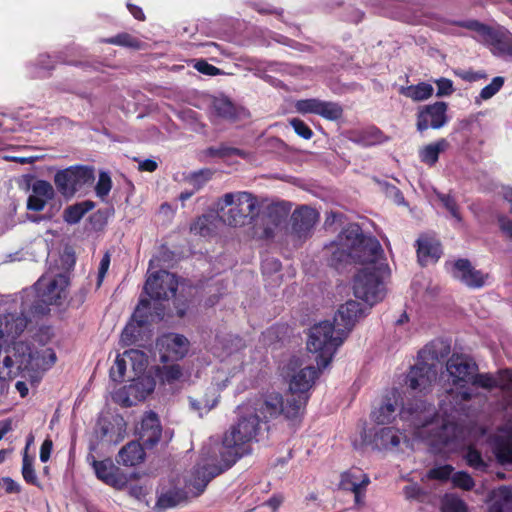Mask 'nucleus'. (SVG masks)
<instances>
[{"label": "nucleus", "mask_w": 512, "mask_h": 512, "mask_svg": "<svg viewBox=\"0 0 512 512\" xmlns=\"http://www.w3.org/2000/svg\"><path fill=\"white\" fill-rule=\"evenodd\" d=\"M451 481L455 487L466 491L471 490L475 485L473 478L464 471L454 473L451 477Z\"/></svg>", "instance_id": "obj_51"}, {"label": "nucleus", "mask_w": 512, "mask_h": 512, "mask_svg": "<svg viewBox=\"0 0 512 512\" xmlns=\"http://www.w3.org/2000/svg\"><path fill=\"white\" fill-rule=\"evenodd\" d=\"M364 315L365 309L360 303L355 300H348L339 307L334 317L333 325L339 334L346 337L355 326L356 322L364 317Z\"/></svg>", "instance_id": "obj_20"}, {"label": "nucleus", "mask_w": 512, "mask_h": 512, "mask_svg": "<svg viewBox=\"0 0 512 512\" xmlns=\"http://www.w3.org/2000/svg\"><path fill=\"white\" fill-rule=\"evenodd\" d=\"M155 388V380L151 375H142L128 386V394L133 396L135 399H144Z\"/></svg>", "instance_id": "obj_39"}, {"label": "nucleus", "mask_w": 512, "mask_h": 512, "mask_svg": "<svg viewBox=\"0 0 512 512\" xmlns=\"http://www.w3.org/2000/svg\"><path fill=\"white\" fill-rule=\"evenodd\" d=\"M418 260L422 265L435 262L440 258L441 248L437 239L430 236H422L417 241Z\"/></svg>", "instance_id": "obj_34"}, {"label": "nucleus", "mask_w": 512, "mask_h": 512, "mask_svg": "<svg viewBox=\"0 0 512 512\" xmlns=\"http://www.w3.org/2000/svg\"><path fill=\"white\" fill-rule=\"evenodd\" d=\"M236 414L235 423L224 435L246 455L249 453L248 445L257 440L260 430V415L257 413L255 405L246 402L237 407Z\"/></svg>", "instance_id": "obj_9"}, {"label": "nucleus", "mask_w": 512, "mask_h": 512, "mask_svg": "<svg viewBox=\"0 0 512 512\" xmlns=\"http://www.w3.org/2000/svg\"><path fill=\"white\" fill-rule=\"evenodd\" d=\"M434 88L431 84L421 82L417 85H410L401 87L400 93L413 101H424L430 98L433 94Z\"/></svg>", "instance_id": "obj_42"}, {"label": "nucleus", "mask_w": 512, "mask_h": 512, "mask_svg": "<svg viewBox=\"0 0 512 512\" xmlns=\"http://www.w3.org/2000/svg\"><path fill=\"white\" fill-rule=\"evenodd\" d=\"M463 25L473 31L474 39L487 45L494 55L512 58V34L508 30L491 28L477 21H468Z\"/></svg>", "instance_id": "obj_11"}, {"label": "nucleus", "mask_w": 512, "mask_h": 512, "mask_svg": "<svg viewBox=\"0 0 512 512\" xmlns=\"http://www.w3.org/2000/svg\"><path fill=\"white\" fill-rule=\"evenodd\" d=\"M455 74L463 80L472 82L476 81L480 78H483L484 75L480 72H474L472 70H457Z\"/></svg>", "instance_id": "obj_61"}, {"label": "nucleus", "mask_w": 512, "mask_h": 512, "mask_svg": "<svg viewBox=\"0 0 512 512\" xmlns=\"http://www.w3.org/2000/svg\"><path fill=\"white\" fill-rule=\"evenodd\" d=\"M22 475L27 483L37 485L38 479L33 468V460L27 455V453L23 456Z\"/></svg>", "instance_id": "obj_52"}, {"label": "nucleus", "mask_w": 512, "mask_h": 512, "mask_svg": "<svg viewBox=\"0 0 512 512\" xmlns=\"http://www.w3.org/2000/svg\"><path fill=\"white\" fill-rule=\"evenodd\" d=\"M68 278L64 274L54 277L44 275L35 284L38 302L33 307L36 314H44L48 305H59L67 296Z\"/></svg>", "instance_id": "obj_12"}, {"label": "nucleus", "mask_w": 512, "mask_h": 512, "mask_svg": "<svg viewBox=\"0 0 512 512\" xmlns=\"http://www.w3.org/2000/svg\"><path fill=\"white\" fill-rule=\"evenodd\" d=\"M145 457L144 448L136 441L127 443L118 453L117 462L124 466H136Z\"/></svg>", "instance_id": "obj_36"}, {"label": "nucleus", "mask_w": 512, "mask_h": 512, "mask_svg": "<svg viewBox=\"0 0 512 512\" xmlns=\"http://www.w3.org/2000/svg\"><path fill=\"white\" fill-rule=\"evenodd\" d=\"M370 483V479L359 468H352L344 472L341 476L340 487L344 490L354 491L359 488H366Z\"/></svg>", "instance_id": "obj_37"}, {"label": "nucleus", "mask_w": 512, "mask_h": 512, "mask_svg": "<svg viewBox=\"0 0 512 512\" xmlns=\"http://www.w3.org/2000/svg\"><path fill=\"white\" fill-rule=\"evenodd\" d=\"M215 354L221 358V367L213 376L212 382L202 394L188 397L190 408L200 417L217 406L220 394L228 387L230 378L243 369L244 356L239 348L232 350L230 347L225 346L223 351L215 352Z\"/></svg>", "instance_id": "obj_2"}, {"label": "nucleus", "mask_w": 512, "mask_h": 512, "mask_svg": "<svg viewBox=\"0 0 512 512\" xmlns=\"http://www.w3.org/2000/svg\"><path fill=\"white\" fill-rule=\"evenodd\" d=\"M470 386L481 387L487 390L493 388H500L501 390L507 391L512 389V371L504 370L501 371L496 377L489 374H474Z\"/></svg>", "instance_id": "obj_26"}, {"label": "nucleus", "mask_w": 512, "mask_h": 512, "mask_svg": "<svg viewBox=\"0 0 512 512\" xmlns=\"http://www.w3.org/2000/svg\"><path fill=\"white\" fill-rule=\"evenodd\" d=\"M205 481L191 472L188 476L177 478L170 487H163L159 493L156 506L160 509L173 508L190 498L202 494L205 490Z\"/></svg>", "instance_id": "obj_10"}, {"label": "nucleus", "mask_w": 512, "mask_h": 512, "mask_svg": "<svg viewBox=\"0 0 512 512\" xmlns=\"http://www.w3.org/2000/svg\"><path fill=\"white\" fill-rule=\"evenodd\" d=\"M318 219V213L315 209L303 206L295 210L291 216L292 234L298 239H305Z\"/></svg>", "instance_id": "obj_25"}, {"label": "nucleus", "mask_w": 512, "mask_h": 512, "mask_svg": "<svg viewBox=\"0 0 512 512\" xmlns=\"http://www.w3.org/2000/svg\"><path fill=\"white\" fill-rule=\"evenodd\" d=\"M110 265V256L106 253L100 261L98 268V286L103 281Z\"/></svg>", "instance_id": "obj_62"}, {"label": "nucleus", "mask_w": 512, "mask_h": 512, "mask_svg": "<svg viewBox=\"0 0 512 512\" xmlns=\"http://www.w3.org/2000/svg\"><path fill=\"white\" fill-rule=\"evenodd\" d=\"M52 441L50 439H46L40 448V460L42 462H47L50 458V454L52 451Z\"/></svg>", "instance_id": "obj_63"}, {"label": "nucleus", "mask_w": 512, "mask_h": 512, "mask_svg": "<svg viewBox=\"0 0 512 512\" xmlns=\"http://www.w3.org/2000/svg\"><path fill=\"white\" fill-rule=\"evenodd\" d=\"M437 85V93L438 97L449 96L453 93L454 87L453 82L447 78H440L435 81Z\"/></svg>", "instance_id": "obj_57"}, {"label": "nucleus", "mask_w": 512, "mask_h": 512, "mask_svg": "<svg viewBox=\"0 0 512 512\" xmlns=\"http://www.w3.org/2000/svg\"><path fill=\"white\" fill-rule=\"evenodd\" d=\"M450 388L447 393L455 403L470 400L474 389L470 386L473 376L478 372L477 364L468 356L453 354L446 363Z\"/></svg>", "instance_id": "obj_7"}, {"label": "nucleus", "mask_w": 512, "mask_h": 512, "mask_svg": "<svg viewBox=\"0 0 512 512\" xmlns=\"http://www.w3.org/2000/svg\"><path fill=\"white\" fill-rule=\"evenodd\" d=\"M27 327V319L23 314L8 313L0 315V339L15 338Z\"/></svg>", "instance_id": "obj_30"}, {"label": "nucleus", "mask_w": 512, "mask_h": 512, "mask_svg": "<svg viewBox=\"0 0 512 512\" xmlns=\"http://www.w3.org/2000/svg\"><path fill=\"white\" fill-rule=\"evenodd\" d=\"M96 477L117 490H122L128 483V477L110 460L96 461L92 463Z\"/></svg>", "instance_id": "obj_23"}, {"label": "nucleus", "mask_w": 512, "mask_h": 512, "mask_svg": "<svg viewBox=\"0 0 512 512\" xmlns=\"http://www.w3.org/2000/svg\"><path fill=\"white\" fill-rule=\"evenodd\" d=\"M284 376L288 379L290 396L296 399L305 398L308 401V392L318 378V370L311 365L302 367L298 358H293L283 369Z\"/></svg>", "instance_id": "obj_13"}, {"label": "nucleus", "mask_w": 512, "mask_h": 512, "mask_svg": "<svg viewBox=\"0 0 512 512\" xmlns=\"http://www.w3.org/2000/svg\"><path fill=\"white\" fill-rule=\"evenodd\" d=\"M93 207L94 204L90 201H85L69 206L64 210V220L69 224H76L88 211L93 209Z\"/></svg>", "instance_id": "obj_45"}, {"label": "nucleus", "mask_w": 512, "mask_h": 512, "mask_svg": "<svg viewBox=\"0 0 512 512\" xmlns=\"http://www.w3.org/2000/svg\"><path fill=\"white\" fill-rule=\"evenodd\" d=\"M367 240L376 239L363 236L358 225H349L338 236V243L329 247L331 265L339 268L342 263L354 262L372 268L376 263L369 259V250L363 247Z\"/></svg>", "instance_id": "obj_6"}, {"label": "nucleus", "mask_w": 512, "mask_h": 512, "mask_svg": "<svg viewBox=\"0 0 512 512\" xmlns=\"http://www.w3.org/2000/svg\"><path fill=\"white\" fill-rule=\"evenodd\" d=\"M105 42L114 44V45L124 46V47H130V48H136V49L140 48V41L128 33L118 34L115 37L106 39Z\"/></svg>", "instance_id": "obj_48"}, {"label": "nucleus", "mask_w": 512, "mask_h": 512, "mask_svg": "<svg viewBox=\"0 0 512 512\" xmlns=\"http://www.w3.org/2000/svg\"><path fill=\"white\" fill-rule=\"evenodd\" d=\"M446 269L454 279L471 288L483 287L489 278L488 274L476 270L467 259L447 262Z\"/></svg>", "instance_id": "obj_19"}, {"label": "nucleus", "mask_w": 512, "mask_h": 512, "mask_svg": "<svg viewBox=\"0 0 512 512\" xmlns=\"http://www.w3.org/2000/svg\"><path fill=\"white\" fill-rule=\"evenodd\" d=\"M363 247L369 250V259L376 264L372 268L362 267L359 269L354 276L352 288L355 297L371 307L385 297L383 278L387 273L388 266L383 258V250L378 240H367Z\"/></svg>", "instance_id": "obj_3"}, {"label": "nucleus", "mask_w": 512, "mask_h": 512, "mask_svg": "<svg viewBox=\"0 0 512 512\" xmlns=\"http://www.w3.org/2000/svg\"><path fill=\"white\" fill-rule=\"evenodd\" d=\"M237 117V110L226 98H215L212 101L210 118L217 125L221 120L233 121Z\"/></svg>", "instance_id": "obj_35"}, {"label": "nucleus", "mask_w": 512, "mask_h": 512, "mask_svg": "<svg viewBox=\"0 0 512 512\" xmlns=\"http://www.w3.org/2000/svg\"><path fill=\"white\" fill-rule=\"evenodd\" d=\"M289 213V207L286 203H277L269 207L267 221L263 223L264 227L259 236L262 238H271L275 234L276 228L285 221ZM258 234V232H256Z\"/></svg>", "instance_id": "obj_32"}, {"label": "nucleus", "mask_w": 512, "mask_h": 512, "mask_svg": "<svg viewBox=\"0 0 512 512\" xmlns=\"http://www.w3.org/2000/svg\"><path fill=\"white\" fill-rule=\"evenodd\" d=\"M501 231L510 239H512V221L506 217L499 218Z\"/></svg>", "instance_id": "obj_64"}, {"label": "nucleus", "mask_w": 512, "mask_h": 512, "mask_svg": "<svg viewBox=\"0 0 512 512\" xmlns=\"http://www.w3.org/2000/svg\"><path fill=\"white\" fill-rule=\"evenodd\" d=\"M493 452L501 463L512 462V422L493 439Z\"/></svg>", "instance_id": "obj_31"}, {"label": "nucleus", "mask_w": 512, "mask_h": 512, "mask_svg": "<svg viewBox=\"0 0 512 512\" xmlns=\"http://www.w3.org/2000/svg\"><path fill=\"white\" fill-rule=\"evenodd\" d=\"M397 416L406 423L416 439L428 441L432 445H447L450 442V431L456 430L453 424L440 419L433 406L422 400L408 403L399 410L396 392L372 412V418L377 424L392 423Z\"/></svg>", "instance_id": "obj_1"}, {"label": "nucleus", "mask_w": 512, "mask_h": 512, "mask_svg": "<svg viewBox=\"0 0 512 512\" xmlns=\"http://www.w3.org/2000/svg\"><path fill=\"white\" fill-rule=\"evenodd\" d=\"M299 113H313L320 115L328 120H337L342 116V108L333 102L321 101L319 99L299 100L295 104Z\"/></svg>", "instance_id": "obj_24"}, {"label": "nucleus", "mask_w": 512, "mask_h": 512, "mask_svg": "<svg viewBox=\"0 0 512 512\" xmlns=\"http://www.w3.org/2000/svg\"><path fill=\"white\" fill-rule=\"evenodd\" d=\"M426 351L419 354L418 362L410 369L406 377V384L413 392L427 393L437 377L435 364L427 362Z\"/></svg>", "instance_id": "obj_16"}, {"label": "nucleus", "mask_w": 512, "mask_h": 512, "mask_svg": "<svg viewBox=\"0 0 512 512\" xmlns=\"http://www.w3.org/2000/svg\"><path fill=\"white\" fill-rule=\"evenodd\" d=\"M290 125L293 127L294 131L304 139H310L313 135L312 130L298 118L291 119Z\"/></svg>", "instance_id": "obj_55"}, {"label": "nucleus", "mask_w": 512, "mask_h": 512, "mask_svg": "<svg viewBox=\"0 0 512 512\" xmlns=\"http://www.w3.org/2000/svg\"><path fill=\"white\" fill-rule=\"evenodd\" d=\"M220 220L231 227H242L251 223L258 215L260 202L248 191L225 193L215 203Z\"/></svg>", "instance_id": "obj_5"}, {"label": "nucleus", "mask_w": 512, "mask_h": 512, "mask_svg": "<svg viewBox=\"0 0 512 512\" xmlns=\"http://www.w3.org/2000/svg\"><path fill=\"white\" fill-rule=\"evenodd\" d=\"M215 216L213 214H204L198 217L190 226V231L194 235L207 237L215 232Z\"/></svg>", "instance_id": "obj_43"}, {"label": "nucleus", "mask_w": 512, "mask_h": 512, "mask_svg": "<svg viewBox=\"0 0 512 512\" xmlns=\"http://www.w3.org/2000/svg\"><path fill=\"white\" fill-rule=\"evenodd\" d=\"M177 287L178 281L174 274L159 270L148 275L144 290L150 300L160 301L174 297Z\"/></svg>", "instance_id": "obj_17"}, {"label": "nucleus", "mask_w": 512, "mask_h": 512, "mask_svg": "<svg viewBox=\"0 0 512 512\" xmlns=\"http://www.w3.org/2000/svg\"><path fill=\"white\" fill-rule=\"evenodd\" d=\"M247 404L257 407V413L261 419H268L283 413L287 418H294L300 414L305 407V398H288L284 404L282 396L279 393H270L265 399L248 400Z\"/></svg>", "instance_id": "obj_14"}, {"label": "nucleus", "mask_w": 512, "mask_h": 512, "mask_svg": "<svg viewBox=\"0 0 512 512\" xmlns=\"http://www.w3.org/2000/svg\"><path fill=\"white\" fill-rule=\"evenodd\" d=\"M243 456V452L225 435L221 440L211 437L203 445L199 462L192 472L207 486L214 477L230 469Z\"/></svg>", "instance_id": "obj_4"}, {"label": "nucleus", "mask_w": 512, "mask_h": 512, "mask_svg": "<svg viewBox=\"0 0 512 512\" xmlns=\"http://www.w3.org/2000/svg\"><path fill=\"white\" fill-rule=\"evenodd\" d=\"M512 508V489L500 487L494 492V501L489 507V512H509Z\"/></svg>", "instance_id": "obj_41"}, {"label": "nucleus", "mask_w": 512, "mask_h": 512, "mask_svg": "<svg viewBox=\"0 0 512 512\" xmlns=\"http://www.w3.org/2000/svg\"><path fill=\"white\" fill-rule=\"evenodd\" d=\"M438 198L442 202L444 207L451 213V215L455 219L460 221L461 217L459 215L457 204H456L455 200L450 195H445V194H439Z\"/></svg>", "instance_id": "obj_56"}, {"label": "nucleus", "mask_w": 512, "mask_h": 512, "mask_svg": "<svg viewBox=\"0 0 512 512\" xmlns=\"http://www.w3.org/2000/svg\"><path fill=\"white\" fill-rule=\"evenodd\" d=\"M402 440L406 441L407 435L392 427H383L375 430L372 442L377 449L388 450L398 447Z\"/></svg>", "instance_id": "obj_33"}, {"label": "nucleus", "mask_w": 512, "mask_h": 512, "mask_svg": "<svg viewBox=\"0 0 512 512\" xmlns=\"http://www.w3.org/2000/svg\"><path fill=\"white\" fill-rule=\"evenodd\" d=\"M150 309V300L141 298L133 314V322L126 325L122 334L121 341L125 345H130L135 341L137 328L145 325L149 320L147 312Z\"/></svg>", "instance_id": "obj_28"}, {"label": "nucleus", "mask_w": 512, "mask_h": 512, "mask_svg": "<svg viewBox=\"0 0 512 512\" xmlns=\"http://www.w3.org/2000/svg\"><path fill=\"white\" fill-rule=\"evenodd\" d=\"M503 84H504L503 77L498 76V77L493 78L491 83L488 84L487 86H485L481 90L479 97L482 100H488V99L492 98L502 88Z\"/></svg>", "instance_id": "obj_53"}, {"label": "nucleus", "mask_w": 512, "mask_h": 512, "mask_svg": "<svg viewBox=\"0 0 512 512\" xmlns=\"http://www.w3.org/2000/svg\"><path fill=\"white\" fill-rule=\"evenodd\" d=\"M448 147V142L445 139H440L437 142L430 143L419 150V158L421 162L427 165H434L439 154L445 151Z\"/></svg>", "instance_id": "obj_40"}, {"label": "nucleus", "mask_w": 512, "mask_h": 512, "mask_svg": "<svg viewBox=\"0 0 512 512\" xmlns=\"http://www.w3.org/2000/svg\"><path fill=\"white\" fill-rule=\"evenodd\" d=\"M453 467L451 465H442L435 468H432L427 473V478L429 479H437V480H448L452 477Z\"/></svg>", "instance_id": "obj_54"}, {"label": "nucleus", "mask_w": 512, "mask_h": 512, "mask_svg": "<svg viewBox=\"0 0 512 512\" xmlns=\"http://www.w3.org/2000/svg\"><path fill=\"white\" fill-rule=\"evenodd\" d=\"M446 112L447 104L445 102H436L422 107L417 115V129L424 131L428 128L439 129L443 127L448 121Z\"/></svg>", "instance_id": "obj_21"}, {"label": "nucleus", "mask_w": 512, "mask_h": 512, "mask_svg": "<svg viewBox=\"0 0 512 512\" xmlns=\"http://www.w3.org/2000/svg\"><path fill=\"white\" fill-rule=\"evenodd\" d=\"M53 186L45 180H35L31 185V194L27 200V208L32 211H42L48 201L54 197Z\"/></svg>", "instance_id": "obj_27"}, {"label": "nucleus", "mask_w": 512, "mask_h": 512, "mask_svg": "<svg viewBox=\"0 0 512 512\" xmlns=\"http://www.w3.org/2000/svg\"><path fill=\"white\" fill-rule=\"evenodd\" d=\"M127 360L132 363V368L136 373L142 372L147 366V357L142 351L126 350L122 355H117L113 366L110 368V377L113 381L120 382L123 380Z\"/></svg>", "instance_id": "obj_22"}, {"label": "nucleus", "mask_w": 512, "mask_h": 512, "mask_svg": "<svg viewBox=\"0 0 512 512\" xmlns=\"http://www.w3.org/2000/svg\"><path fill=\"white\" fill-rule=\"evenodd\" d=\"M112 188V181L110 176L106 172L99 174V179L95 187L96 195L105 200Z\"/></svg>", "instance_id": "obj_50"}, {"label": "nucleus", "mask_w": 512, "mask_h": 512, "mask_svg": "<svg viewBox=\"0 0 512 512\" xmlns=\"http://www.w3.org/2000/svg\"><path fill=\"white\" fill-rule=\"evenodd\" d=\"M443 512H466L465 503L454 495H446L442 502Z\"/></svg>", "instance_id": "obj_49"}, {"label": "nucleus", "mask_w": 512, "mask_h": 512, "mask_svg": "<svg viewBox=\"0 0 512 512\" xmlns=\"http://www.w3.org/2000/svg\"><path fill=\"white\" fill-rule=\"evenodd\" d=\"M93 180L94 171L87 166L69 167L57 172L54 177L55 184L63 195H73Z\"/></svg>", "instance_id": "obj_15"}, {"label": "nucleus", "mask_w": 512, "mask_h": 512, "mask_svg": "<svg viewBox=\"0 0 512 512\" xmlns=\"http://www.w3.org/2000/svg\"><path fill=\"white\" fill-rule=\"evenodd\" d=\"M194 67L197 71H199L200 73L205 74V75L214 76V75L220 74V70L217 67H215L203 60L198 61L194 65Z\"/></svg>", "instance_id": "obj_60"}, {"label": "nucleus", "mask_w": 512, "mask_h": 512, "mask_svg": "<svg viewBox=\"0 0 512 512\" xmlns=\"http://www.w3.org/2000/svg\"><path fill=\"white\" fill-rule=\"evenodd\" d=\"M207 154L213 157L230 158L239 156L243 159L249 158L250 154L244 150L221 144L219 147H211L207 149Z\"/></svg>", "instance_id": "obj_46"}, {"label": "nucleus", "mask_w": 512, "mask_h": 512, "mask_svg": "<svg viewBox=\"0 0 512 512\" xmlns=\"http://www.w3.org/2000/svg\"><path fill=\"white\" fill-rule=\"evenodd\" d=\"M466 463L477 471H486L488 463L482 458L481 453L472 446H469L464 454Z\"/></svg>", "instance_id": "obj_47"}, {"label": "nucleus", "mask_w": 512, "mask_h": 512, "mask_svg": "<svg viewBox=\"0 0 512 512\" xmlns=\"http://www.w3.org/2000/svg\"><path fill=\"white\" fill-rule=\"evenodd\" d=\"M162 428L154 412L147 413L141 422L140 439L146 448H152L160 440Z\"/></svg>", "instance_id": "obj_29"}, {"label": "nucleus", "mask_w": 512, "mask_h": 512, "mask_svg": "<svg viewBox=\"0 0 512 512\" xmlns=\"http://www.w3.org/2000/svg\"><path fill=\"white\" fill-rule=\"evenodd\" d=\"M403 494L407 500H417L423 495V490L417 484H410L404 487Z\"/></svg>", "instance_id": "obj_59"}, {"label": "nucleus", "mask_w": 512, "mask_h": 512, "mask_svg": "<svg viewBox=\"0 0 512 512\" xmlns=\"http://www.w3.org/2000/svg\"><path fill=\"white\" fill-rule=\"evenodd\" d=\"M211 175L212 173L210 170H201L192 175L190 182L193 184L195 189L198 190L211 178Z\"/></svg>", "instance_id": "obj_58"}, {"label": "nucleus", "mask_w": 512, "mask_h": 512, "mask_svg": "<svg viewBox=\"0 0 512 512\" xmlns=\"http://www.w3.org/2000/svg\"><path fill=\"white\" fill-rule=\"evenodd\" d=\"M352 140L363 146H373L385 142L383 133L376 127H369L354 135Z\"/></svg>", "instance_id": "obj_44"}, {"label": "nucleus", "mask_w": 512, "mask_h": 512, "mask_svg": "<svg viewBox=\"0 0 512 512\" xmlns=\"http://www.w3.org/2000/svg\"><path fill=\"white\" fill-rule=\"evenodd\" d=\"M345 338L344 335L337 332V329L329 321H323L311 327L307 349L316 355L315 360L319 369L329 365Z\"/></svg>", "instance_id": "obj_8"}, {"label": "nucleus", "mask_w": 512, "mask_h": 512, "mask_svg": "<svg viewBox=\"0 0 512 512\" xmlns=\"http://www.w3.org/2000/svg\"><path fill=\"white\" fill-rule=\"evenodd\" d=\"M156 347L162 362L177 361L187 355L190 342L181 334L168 333L157 339Z\"/></svg>", "instance_id": "obj_18"}, {"label": "nucleus", "mask_w": 512, "mask_h": 512, "mask_svg": "<svg viewBox=\"0 0 512 512\" xmlns=\"http://www.w3.org/2000/svg\"><path fill=\"white\" fill-rule=\"evenodd\" d=\"M157 376L163 385H169L171 387H175L179 383L186 381L188 378L179 364L159 367L157 369Z\"/></svg>", "instance_id": "obj_38"}]
</instances>
